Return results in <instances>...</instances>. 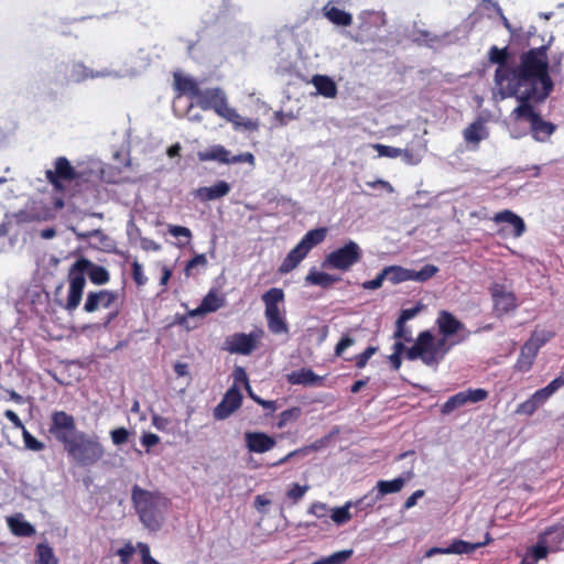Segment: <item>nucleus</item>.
<instances>
[{
    "label": "nucleus",
    "mask_w": 564,
    "mask_h": 564,
    "mask_svg": "<svg viewBox=\"0 0 564 564\" xmlns=\"http://www.w3.org/2000/svg\"><path fill=\"white\" fill-rule=\"evenodd\" d=\"M547 45L531 48L520 55L519 63L508 61L507 48L491 46L489 61L497 64L495 84L501 98L528 96L534 85L549 75Z\"/></svg>",
    "instance_id": "obj_1"
},
{
    "label": "nucleus",
    "mask_w": 564,
    "mask_h": 564,
    "mask_svg": "<svg viewBox=\"0 0 564 564\" xmlns=\"http://www.w3.org/2000/svg\"><path fill=\"white\" fill-rule=\"evenodd\" d=\"M436 325L442 337L436 340L430 330L420 333L414 345L405 350L409 360L420 359L429 367H436L455 345L470 335L465 325L447 311L438 313Z\"/></svg>",
    "instance_id": "obj_2"
},
{
    "label": "nucleus",
    "mask_w": 564,
    "mask_h": 564,
    "mask_svg": "<svg viewBox=\"0 0 564 564\" xmlns=\"http://www.w3.org/2000/svg\"><path fill=\"white\" fill-rule=\"evenodd\" d=\"M51 421V434L63 444L68 457L76 465L90 467L104 457L105 447L99 437L78 430L73 415L64 411H55L52 413Z\"/></svg>",
    "instance_id": "obj_3"
},
{
    "label": "nucleus",
    "mask_w": 564,
    "mask_h": 564,
    "mask_svg": "<svg viewBox=\"0 0 564 564\" xmlns=\"http://www.w3.org/2000/svg\"><path fill=\"white\" fill-rule=\"evenodd\" d=\"M534 89L535 91H529L528 96H513L519 101V105L512 110L511 116L517 120H528L530 122L531 137L536 142L545 143L555 133L557 127L544 120L534 105L543 102L551 94L553 82L550 75L542 78L541 83H536Z\"/></svg>",
    "instance_id": "obj_4"
},
{
    "label": "nucleus",
    "mask_w": 564,
    "mask_h": 564,
    "mask_svg": "<svg viewBox=\"0 0 564 564\" xmlns=\"http://www.w3.org/2000/svg\"><path fill=\"white\" fill-rule=\"evenodd\" d=\"M85 273L88 274L89 280L96 285L106 284L110 280V274L105 267L95 264L85 258L78 259L68 272L69 288L65 304V310L68 312L75 311L80 304L86 285Z\"/></svg>",
    "instance_id": "obj_5"
},
{
    "label": "nucleus",
    "mask_w": 564,
    "mask_h": 564,
    "mask_svg": "<svg viewBox=\"0 0 564 564\" xmlns=\"http://www.w3.org/2000/svg\"><path fill=\"white\" fill-rule=\"evenodd\" d=\"M131 500L141 523L150 531L160 530L169 508V499L158 491H149L134 485Z\"/></svg>",
    "instance_id": "obj_6"
},
{
    "label": "nucleus",
    "mask_w": 564,
    "mask_h": 564,
    "mask_svg": "<svg viewBox=\"0 0 564 564\" xmlns=\"http://www.w3.org/2000/svg\"><path fill=\"white\" fill-rule=\"evenodd\" d=\"M362 258V250L359 245L352 240L346 242L343 247L329 252L322 262L324 269H335L343 272L349 271Z\"/></svg>",
    "instance_id": "obj_7"
},
{
    "label": "nucleus",
    "mask_w": 564,
    "mask_h": 564,
    "mask_svg": "<svg viewBox=\"0 0 564 564\" xmlns=\"http://www.w3.org/2000/svg\"><path fill=\"white\" fill-rule=\"evenodd\" d=\"M262 336V329H256L250 334L236 333L226 339L227 350L231 354L250 355Z\"/></svg>",
    "instance_id": "obj_8"
},
{
    "label": "nucleus",
    "mask_w": 564,
    "mask_h": 564,
    "mask_svg": "<svg viewBox=\"0 0 564 564\" xmlns=\"http://www.w3.org/2000/svg\"><path fill=\"white\" fill-rule=\"evenodd\" d=\"M488 397V391L481 388L467 389L451 397L442 406L443 414H449L456 409L466 404L484 401Z\"/></svg>",
    "instance_id": "obj_9"
},
{
    "label": "nucleus",
    "mask_w": 564,
    "mask_h": 564,
    "mask_svg": "<svg viewBox=\"0 0 564 564\" xmlns=\"http://www.w3.org/2000/svg\"><path fill=\"white\" fill-rule=\"evenodd\" d=\"M196 104L203 110L213 109L218 116L227 107V97L220 88L200 89L196 97Z\"/></svg>",
    "instance_id": "obj_10"
},
{
    "label": "nucleus",
    "mask_w": 564,
    "mask_h": 564,
    "mask_svg": "<svg viewBox=\"0 0 564 564\" xmlns=\"http://www.w3.org/2000/svg\"><path fill=\"white\" fill-rule=\"evenodd\" d=\"M495 312L498 315L516 310L518 306L516 295L502 284L495 283L490 288Z\"/></svg>",
    "instance_id": "obj_11"
},
{
    "label": "nucleus",
    "mask_w": 564,
    "mask_h": 564,
    "mask_svg": "<svg viewBox=\"0 0 564 564\" xmlns=\"http://www.w3.org/2000/svg\"><path fill=\"white\" fill-rule=\"evenodd\" d=\"M119 299L118 291L100 290L87 294L84 311L94 313L100 308H111Z\"/></svg>",
    "instance_id": "obj_12"
},
{
    "label": "nucleus",
    "mask_w": 564,
    "mask_h": 564,
    "mask_svg": "<svg viewBox=\"0 0 564 564\" xmlns=\"http://www.w3.org/2000/svg\"><path fill=\"white\" fill-rule=\"evenodd\" d=\"M489 542V534H486V541L470 543L463 540H454L447 547H432L426 553V557H432L436 554H470L477 549L486 545Z\"/></svg>",
    "instance_id": "obj_13"
},
{
    "label": "nucleus",
    "mask_w": 564,
    "mask_h": 564,
    "mask_svg": "<svg viewBox=\"0 0 564 564\" xmlns=\"http://www.w3.org/2000/svg\"><path fill=\"white\" fill-rule=\"evenodd\" d=\"M242 395L240 391L232 387L224 395L220 403L214 410V416L217 420H225L230 416L241 405Z\"/></svg>",
    "instance_id": "obj_14"
},
{
    "label": "nucleus",
    "mask_w": 564,
    "mask_h": 564,
    "mask_svg": "<svg viewBox=\"0 0 564 564\" xmlns=\"http://www.w3.org/2000/svg\"><path fill=\"white\" fill-rule=\"evenodd\" d=\"M264 303V317L285 314L284 292L280 288H271L262 294Z\"/></svg>",
    "instance_id": "obj_15"
},
{
    "label": "nucleus",
    "mask_w": 564,
    "mask_h": 564,
    "mask_svg": "<svg viewBox=\"0 0 564 564\" xmlns=\"http://www.w3.org/2000/svg\"><path fill=\"white\" fill-rule=\"evenodd\" d=\"M46 178L53 184L55 187L59 186V181H73L76 178V172L74 167L70 165L69 161L64 158H57L55 160V170L46 171Z\"/></svg>",
    "instance_id": "obj_16"
},
{
    "label": "nucleus",
    "mask_w": 564,
    "mask_h": 564,
    "mask_svg": "<svg viewBox=\"0 0 564 564\" xmlns=\"http://www.w3.org/2000/svg\"><path fill=\"white\" fill-rule=\"evenodd\" d=\"M246 447L251 453L262 454L275 446V440L262 432H246Z\"/></svg>",
    "instance_id": "obj_17"
},
{
    "label": "nucleus",
    "mask_w": 564,
    "mask_h": 564,
    "mask_svg": "<svg viewBox=\"0 0 564 564\" xmlns=\"http://www.w3.org/2000/svg\"><path fill=\"white\" fill-rule=\"evenodd\" d=\"M413 477L412 471H408L392 480H379L376 485L377 499H382L386 495L397 494L402 490L406 481Z\"/></svg>",
    "instance_id": "obj_18"
},
{
    "label": "nucleus",
    "mask_w": 564,
    "mask_h": 564,
    "mask_svg": "<svg viewBox=\"0 0 564 564\" xmlns=\"http://www.w3.org/2000/svg\"><path fill=\"white\" fill-rule=\"evenodd\" d=\"M230 185L225 181H218L212 186H202L195 191V197L202 202L216 200L230 192Z\"/></svg>",
    "instance_id": "obj_19"
},
{
    "label": "nucleus",
    "mask_w": 564,
    "mask_h": 564,
    "mask_svg": "<svg viewBox=\"0 0 564 564\" xmlns=\"http://www.w3.org/2000/svg\"><path fill=\"white\" fill-rule=\"evenodd\" d=\"M463 137L467 144L478 145L482 140L489 137L486 121L480 118L475 120L464 129Z\"/></svg>",
    "instance_id": "obj_20"
},
{
    "label": "nucleus",
    "mask_w": 564,
    "mask_h": 564,
    "mask_svg": "<svg viewBox=\"0 0 564 564\" xmlns=\"http://www.w3.org/2000/svg\"><path fill=\"white\" fill-rule=\"evenodd\" d=\"M220 117L231 122L237 130L243 129L248 131H256L259 129V122L257 120L242 117L236 111V109L230 108L228 105L221 112Z\"/></svg>",
    "instance_id": "obj_21"
},
{
    "label": "nucleus",
    "mask_w": 564,
    "mask_h": 564,
    "mask_svg": "<svg viewBox=\"0 0 564 564\" xmlns=\"http://www.w3.org/2000/svg\"><path fill=\"white\" fill-rule=\"evenodd\" d=\"M7 524L11 533L17 536H32L36 532L35 528L30 522L25 521L22 513L7 517Z\"/></svg>",
    "instance_id": "obj_22"
},
{
    "label": "nucleus",
    "mask_w": 564,
    "mask_h": 564,
    "mask_svg": "<svg viewBox=\"0 0 564 564\" xmlns=\"http://www.w3.org/2000/svg\"><path fill=\"white\" fill-rule=\"evenodd\" d=\"M109 76L118 77L121 75L116 72H111L109 69H104L101 72L94 73V72L89 70L84 64L76 63L73 65L69 78L73 82L79 83L87 78L109 77Z\"/></svg>",
    "instance_id": "obj_23"
},
{
    "label": "nucleus",
    "mask_w": 564,
    "mask_h": 564,
    "mask_svg": "<svg viewBox=\"0 0 564 564\" xmlns=\"http://www.w3.org/2000/svg\"><path fill=\"white\" fill-rule=\"evenodd\" d=\"M197 156L202 162L216 161L223 164H230V151L220 144L212 145L205 151H199Z\"/></svg>",
    "instance_id": "obj_24"
},
{
    "label": "nucleus",
    "mask_w": 564,
    "mask_h": 564,
    "mask_svg": "<svg viewBox=\"0 0 564 564\" xmlns=\"http://www.w3.org/2000/svg\"><path fill=\"white\" fill-rule=\"evenodd\" d=\"M492 219L497 224H499V223L510 224L513 227V236L514 237H521L523 235V232L525 231V224H524L523 219L520 216L516 215L511 210L506 209V210L499 212L494 216Z\"/></svg>",
    "instance_id": "obj_25"
},
{
    "label": "nucleus",
    "mask_w": 564,
    "mask_h": 564,
    "mask_svg": "<svg viewBox=\"0 0 564 564\" xmlns=\"http://www.w3.org/2000/svg\"><path fill=\"white\" fill-rule=\"evenodd\" d=\"M308 250L304 246L299 242L285 257L283 262L280 265L279 271L281 273H289L293 269H295L299 263L306 257Z\"/></svg>",
    "instance_id": "obj_26"
},
{
    "label": "nucleus",
    "mask_w": 564,
    "mask_h": 564,
    "mask_svg": "<svg viewBox=\"0 0 564 564\" xmlns=\"http://www.w3.org/2000/svg\"><path fill=\"white\" fill-rule=\"evenodd\" d=\"M324 17L335 25L349 26L352 23V15L329 3L323 8Z\"/></svg>",
    "instance_id": "obj_27"
},
{
    "label": "nucleus",
    "mask_w": 564,
    "mask_h": 564,
    "mask_svg": "<svg viewBox=\"0 0 564 564\" xmlns=\"http://www.w3.org/2000/svg\"><path fill=\"white\" fill-rule=\"evenodd\" d=\"M546 543V541H542L539 538L536 544L527 550L520 564H536L540 560L545 558L549 553L553 552L549 549Z\"/></svg>",
    "instance_id": "obj_28"
},
{
    "label": "nucleus",
    "mask_w": 564,
    "mask_h": 564,
    "mask_svg": "<svg viewBox=\"0 0 564 564\" xmlns=\"http://www.w3.org/2000/svg\"><path fill=\"white\" fill-rule=\"evenodd\" d=\"M312 84L316 88L317 94L326 98H334L337 95V86L335 82L326 75L313 76Z\"/></svg>",
    "instance_id": "obj_29"
},
{
    "label": "nucleus",
    "mask_w": 564,
    "mask_h": 564,
    "mask_svg": "<svg viewBox=\"0 0 564 564\" xmlns=\"http://www.w3.org/2000/svg\"><path fill=\"white\" fill-rule=\"evenodd\" d=\"M564 386V376L553 379L546 387L539 389L532 394L539 406H542L561 387Z\"/></svg>",
    "instance_id": "obj_30"
},
{
    "label": "nucleus",
    "mask_w": 564,
    "mask_h": 564,
    "mask_svg": "<svg viewBox=\"0 0 564 564\" xmlns=\"http://www.w3.org/2000/svg\"><path fill=\"white\" fill-rule=\"evenodd\" d=\"M340 280L339 276L332 275L326 272L317 271L315 268H312L307 275L305 276V282L312 285H318L321 288H329L334 283Z\"/></svg>",
    "instance_id": "obj_31"
},
{
    "label": "nucleus",
    "mask_w": 564,
    "mask_h": 564,
    "mask_svg": "<svg viewBox=\"0 0 564 564\" xmlns=\"http://www.w3.org/2000/svg\"><path fill=\"white\" fill-rule=\"evenodd\" d=\"M288 381L291 384L316 386L321 382V378L311 369L303 368L288 375Z\"/></svg>",
    "instance_id": "obj_32"
},
{
    "label": "nucleus",
    "mask_w": 564,
    "mask_h": 564,
    "mask_svg": "<svg viewBox=\"0 0 564 564\" xmlns=\"http://www.w3.org/2000/svg\"><path fill=\"white\" fill-rule=\"evenodd\" d=\"M224 304V301L215 293L209 292L204 300L202 301L200 305L191 311V316H198L206 313L215 312L218 308H220Z\"/></svg>",
    "instance_id": "obj_33"
},
{
    "label": "nucleus",
    "mask_w": 564,
    "mask_h": 564,
    "mask_svg": "<svg viewBox=\"0 0 564 564\" xmlns=\"http://www.w3.org/2000/svg\"><path fill=\"white\" fill-rule=\"evenodd\" d=\"M538 355V350H535V346L532 344L525 343L520 351L519 358L517 360L516 367L518 370L522 372H527L532 367L534 359Z\"/></svg>",
    "instance_id": "obj_34"
},
{
    "label": "nucleus",
    "mask_w": 564,
    "mask_h": 564,
    "mask_svg": "<svg viewBox=\"0 0 564 564\" xmlns=\"http://www.w3.org/2000/svg\"><path fill=\"white\" fill-rule=\"evenodd\" d=\"M383 271L387 280L392 284L412 281V269H406L401 265H389L386 267Z\"/></svg>",
    "instance_id": "obj_35"
},
{
    "label": "nucleus",
    "mask_w": 564,
    "mask_h": 564,
    "mask_svg": "<svg viewBox=\"0 0 564 564\" xmlns=\"http://www.w3.org/2000/svg\"><path fill=\"white\" fill-rule=\"evenodd\" d=\"M176 88L191 97L195 98L198 96L200 88L197 82L191 76H183L180 74L174 75Z\"/></svg>",
    "instance_id": "obj_36"
},
{
    "label": "nucleus",
    "mask_w": 564,
    "mask_h": 564,
    "mask_svg": "<svg viewBox=\"0 0 564 564\" xmlns=\"http://www.w3.org/2000/svg\"><path fill=\"white\" fill-rule=\"evenodd\" d=\"M542 541H546V545L551 551L556 552L560 544L564 541V528H551L540 535Z\"/></svg>",
    "instance_id": "obj_37"
},
{
    "label": "nucleus",
    "mask_w": 564,
    "mask_h": 564,
    "mask_svg": "<svg viewBox=\"0 0 564 564\" xmlns=\"http://www.w3.org/2000/svg\"><path fill=\"white\" fill-rule=\"evenodd\" d=\"M326 235L327 228L325 227L312 229L304 235L300 242L306 248V250L310 251L312 248L323 242L326 238Z\"/></svg>",
    "instance_id": "obj_38"
},
{
    "label": "nucleus",
    "mask_w": 564,
    "mask_h": 564,
    "mask_svg": "<svg viewBox=\"0 0 564 564\" xmlns=\"http://www.w3.org/2000/svg\"><path fill=\"white\" fill-rule=\"evenodd\" d=\"M268 329L274 335H285L290 333L285 314L265 317Z\"/></svg>",
    "instance_id": "obj_39"
},
{
    "label": "nucleus",
    "mask_w": 564,
    "mask_h": 564,
    "mask_svg": "<svg viewBox=\"0 0 564 564\" xmlns=\"http://www.w3.org/2000/svg\"><path fill=\"white\" fill-rule=\"evenodd\" d=\"M36 564H57L58 560L47 543H40L35 549Z\"/></svg>",
    "instance_id": "obj_40"
},
{
    "label": "nucleus",
    "mask_w": 564,
    "mask_h": 564,
    "mask_svg": "<svg viewBox=\"0 0 564 564\" xmlns=\"http://www.w3.org/2000/svg\"><path fill=\"white\" fill-rule=\"evenodd\" d=\"M426 151V147L422 145L421 149H401V156L405 164L408 165H417L421 163L423 155Z\"/></svg>",
    "instance_id": "obj_41"
},
{
    "label": "nucleus",
    "mask_w": 564,
    "mask_h": 564,
    "mask_svg": "<svg viewBox=\"0 0 564 564\" xmlns=\"http://www.w3.org/2000/svg\"><path fill=\"white\" fill-rule=\"evenodd\" d=\"M354 503L351 501H348L345 506L343 507H338V508H334L330 510V514L329 517L332 518V520L340 525V524H344L346 522H348L350 519H351V514L349 512V509L350 507L352 506Z\"/></svg>",
    "instance_id": "obj_42"
},
{
    "label": "nucleus",
    "mask_w": 564,
    "mask_h": 564,
    "mask_svg": "<svg viewBox=\"0 0 564 564\" xmlns=\"http://www.w3.org/2000/svg\"><path fill=\"white\" fill-rule=\"evenodd\" d=\"M438 272V268L434 264H425L421 270H412V281L425 282Z\"/></svg>",
    "instance_id": "obj_43"
},
{
    "label": "nucleus",
    "mask_w": 564,
    "mask_h": 564,
    "mask_svg": "<svg viewBox=\"0 0 564 564\" xmlns=\"http://www.w3.org/2000/svg\"><path fill=\"white\" fill-rule=\"evenodd\" d=\"M70 230L75 234L78 240H85L91 237L99 239V241L106 246V241L109 240L108 236H106L102 230L94 229L90 231H79L77 228L72 227Z\"/></svg>",
    "instance_id": "obj_44"
},
{
    "label": "nucleus",
    "mask_w": 564,
    "mask_h": 564,
    "mask_svg": "<svg viewBox=\"0 0 564 564\" xmlns=\"http://www.w3.org/2000/svg\"><path fill=\"white\" fill-rule=\"evenodd\" d=\"M372 148L377 151L379 156H384V158H390V159L399 158V156H401V153H402L401 149H399V148H394V147H390V145H386V144H381V143H376L372 145Z\"/></svg>",
    "instance_id": "obj_45"
},
{
    "label": "nucleus",
    "mask_w": 564,
    "mask_h": 564,
    "mask_svg": "<svg viewBox=\"0 0 564 564\" xmlns=\"http://www.w3.org/2000/svg\"><path fill=\"white\" fill-rule=\"evenodd\" d=\"M352 553L354 551L351 549L335 552L329 556L324 557L326 562L325 564H344L351 557Z\"/></svg>",
    "instance_id": "obj_46"
},
{
    "label": "nucleus",
    "mask_w": 564,
    "mask_h": 564,
    "mask_svg": "<svg viewBox=\"0 0 564 564\" xmlns=\"http://www.w3.org/2000/svg\"><path fill=\"white\" fill-rule=\"evenodd\" d=\"M310 489V486H301L293 484L292 487L286 491V497L292 500L293 503L299 502Z\"/></svg>",
    "instance_id": "obj_47"
},
{
    "label": "nucleus",
    "mask_w": 564,
    "mask_h": 564,
    "mask_svg": "<svg viewBox=\"0 0 564 564\" xmlns=\"http://www.w3.org/2000/svg\"><path fill=\"white\" fill-rule=\"evenodd\" d=\"M22 436L24 441V445L28 449L40 452L44 449V443L36 440L26 429L22 431Z\"/></svg>",
    "instance_id": "obj_48"
},
{
    "label": "nucleus",
    "mask_w": 564,
    "mask_h": 564,
    "mask_svg": "<svg viewBox=\"0 0 564 564\" xmlns=\"http://www.w3.org/2000/svg\"><path fill=\"white\" fill-rule=\"evenodd\" d=\"M301 415V409L300 408H292L289 410L283 411L280 414V420L278 422V426L284 427L289 422L295 421Z\"/></svg>",
    "instance_id": "obj_49"
},
{
    "label": "nucleus",
    "mask_w": 564,
    "mask_h": 564,
    "mask_svg": "<svg viewBox=\"0 0 564 564\" xmlns=\"http://www.w3.org/2000/svg\"><path fill=\"white\" fill-rule=\"evenodd\" d=\"M478 10L488 18H492V13L501 14V8L492 0H484L479 4Z\"/></svg>",
    "instance_id": "obj_50"
},
{
    "label": "nucleus",
    "mask_w": 564,
    "mask_h": 564,
    "mask_svg": "<svg viewBox=\"0 0 564 564\" xmlns=\"http://www.w3.org/2000/svg\"><path fill=\"white\" fill-rule=\"evenodd\" d=\"M540 406L532 395L517 406L516 413L532 415Z\"/></svg>",
    "instance_id": "obj_51"
},
{
    "label": "nucleus",
    "mask_w": 564,
    "mask_h": 564,
    "mask_svg": "<svg viewBox=\"0 0 564 564\" xmlns=\"http://www.w3.org/2000/svg\"><path fill=\"white\" fill-rule=\"evenodd\" d=\"M330 510L332 509H329L326 503L317 501L311 505L307 512L318 519H325L328 517Z\"/></svg>",
    "instance_id": "obj_52"
},
{
    "label": "nucleus",
    "mask_w": 564,
    "mask_h": 564,
    "mask_svg": "<svg viewBox=\"0 0 564 564\" xmlns=\"http://www.w3.org/2000/svg\"><path fill=\"white\" fill-rule=\"evenodd\" d=\"M393 338L403 339L404 341L409 343L412 340V332L409 327H406L405 323L399 324V321H397Z\"/></svg>",
    "instance_id": "obj_53"
},
{
    "label": "nucleus",
    "mask_w": 564,
    "mask_h": 564,
    "mask_svg": "<svg viewBox=\"0 0 564 564\" xmlns=\"http://www.w3.org/2000/svg\"><path fill=\"white\" fill-rule=\"evenodd\" d=\"M111 441L115 445H122L129 438V432L124 427H119L110 432Z\"/></svg>",
    "instance_id": "obj_54"
},
{
    "label": "nucleus",
    "mask_w": 564,
    "mask_h": 564,
    "mask_svg": "<svg viewBox=\"0 0 564 564\" xmlns=\"http://www.w3.org/2000/svg\"><path fill=\"white\" fill-rule=\"evenodd\" d=\"M132 278H133L134 282L140 286L144 285L148 281V279L143 272V267L138 261H134L132 263Z\"/></svg>",
    "instance_id": "obj_55"
},
{
    "label": "nucleus",
    "mask_w": 564,
    "mask_h": 564,
    "mask_svg": "<svg viewBox=\"0 0 564 564\" xmlns=\"http://www.w3.org/2000/svg\"><path fill=\"white\" fill-rule=\"evenodd\" d=\"M206 264H207V259H206L205 254H197L187 262V264L185 267V274L187 276L192 275L194 268H196L197 265L205 267Z\"/></svg>",
    "instance_id": "obj_56"
},
{
    "label": "nucleus",
    "mask_w": 564,
    "mask_h": 564,
    "mask_svg": "<svg viewBox=\"0 0 564 564\" xmlns=\"http://www.w3.org/2000/svg\"><path fill=\"white\" fill-rule=\"evenodd\" d=\"M134 546L129 542L126 543L121 549L117 551V554L120 556V561L122 564H129L130 558L134 554Z\"/></svg>",
    "instance_id": "obj_57"
},
{
    "label": "nucleus",
    "mask_w": 564,
    "mask_h": 564,
    "mask_svg": "<svg viewBox=\"0 0 564 564\" xmlns=\"http://www.w3.org/2000/svg\"><path fill=\"white\" fill-rule=\"evenodd\" d=\"M377 351V348L376 347H368L364 352H361L360 355L356 356L355 358V361H356V366L358 368H364L368 360L375 355V352Z\"/></svg>",
    "instance_id": "obj_58"
},
{
    "label": "nucleus",
    "mask_w": 564,
    "mask_h": 564,
    "mask_svg": "<svg viewBox=\"0 0 564 564\" xmlns=\"http://www.w3.org/2000/svg\"><path fill=\"white\" fill-rule=\"evenodd\" d=\"M384 280H387V278L384 271L382 270L373 280L365 281L361 286L365 290H378L382 286Z\"/></svg>",
    "instance_id": "obj_59"
},
{
    "label": "nucleus",
    "mask_w": 564,
    "mask_h": 564,
    "mask_svg": "<svg viewBox=\"0 0 564 564\" xmlns=\"http://www.w3.org/2000/svg\"><path fill=\"white\" fill-rule=\"evenodd\" d=\"M236 163H248L251 166H254L256 159H254V155L250 152H245V153H240L237 155L230 154V164H236Z\"/></svg>",
    "instance_id": "obj_60"
},
{
    "label": "nucleus",
    "mask_w": 564,
    "mask_h": 564,
    "mask_svg": "<svg viewBox=\"0 0 564 564\" xmlns=\"http://www.w3.org/2000/svg\"><path fill=\"white\" fill-rule=\"evenodd\" d=\"M422 310L421 305H416L411 308H405L401 311V314L397 321H399V324L406 323L408 321L414 318Z\"/></svg>",
    "instance_id": "obj_61"
},
{
    "label": "nucleus",
    "mask_w": 564,
    "mask_h": 564,
    "mask_svg": "<svg viewBox=\"0 0 564 564\" xmlns=\"http://www.w3.org/2000/svg\"><path fill=\"white\" fill-rule=\"evenodd\" d=\"M549 338L550 337L544 332H534L527 343L535 346V350L539 351V349L549 340Z\"/></svg>",
    "instance_id": "obj_62"
},
{
    "label": "nucleus",
    "mask_w": 564,
    "mask_h": 564,
    "mask_svg": "<svg viewBox=\"0 0 564 564\" xmlns=\"http://www.w3.org/2000/svg\"><path fill=\"white\" fill-rule=\"evenodd\" d=\"M354 344H355V339L352 337H350L349 335H345L336 345L335 355L338 357L341 356L344 354V351L348 347H351Z\"/></svg>",
    "instance_id": "obj_63"
},
{
    "label": "nucleus",
    "mask_w": 564,
    "mask_h": 564,
    "mask_svg": "<svg viewBox=\"0 0 564 564\" xmlns=\"http://www.w3.org/2000/svg\"><path fill=\"white\" fill-rule=\"evenodd\" d=\"M169 232L173 237H184L187 240H189L192 238L191 230L187 227H183V226L170 225Z\"/></svg>",
    "instance_id": "obj_64"
}]
</instances>
